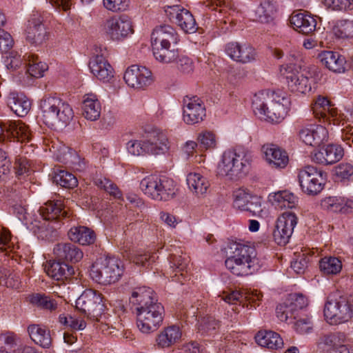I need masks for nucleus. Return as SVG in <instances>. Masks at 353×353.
<instances>
[{
  "label": "nucleus",
  "instance_id": "f257e3e1",
  "mask_svg": "<svg viewBox=\"0 0 353 353\" xmlns=\"http://www.w3.org/2000/svg\"><path fill=\"white\" fill-rule=\"evenodd\" d=\"M134 306L137 316V326L143 333L157 330L164 318V307L159 303L154 292L145 286L136 288L130 298Z\"/></svg>",
  "mask_w": 353,
  "mask_h": 353
},
{
  "label": "nucleus",
  "instance_id": "f03ea898",
  "mask_svg": "<svg viewBox=\"0 0 353 353\" xmlns=\"http://www.w3.org/2000/svg\"><path fill=\"white\" fill-rule=\"evenodd\" d=\"M290 100L285 92L261 90L252 98V108L255 114L272 123H280L286 117Z\"/></svg>",
  "mask_w": 353,
  "mask_h": 353
},
{
  "label": "nucleus",
  "instance_id": "7ed1b4c3",
  "mask_svg": "<svg viewBox=\"0 0 353 353\" xmlns=\"http://www.w3.org/2000/svg\"><path fill=\"white\" fill-rule=\"evenodd\" d=\"M230 252L225 261L226 268L236 276L253 274L259 267L255 249L248 245L234 242Z\"/></svg>",
  "mask_w": 353,
  "mask_h": 353
},
{
  "label": "nucleus",
  "instance_id": "20e7f679",
  "mask_svg": "<svg viewBox=\"0 0 353 353\" xmlns=\"http://www.w3.org/2000/svg\"><path fill=\"white\" fill-rule=\"evenodd\" d=\"M39 108L43 123L50 128L66 126L74 117L71 105L56 94L43 96Z\"/></svg>",
  "mask_w": 353,
  "mask_h": 353
},
{
  "label": "nucleus",
  "instance_id": "39448f33",
  "mask_svg": "<svg viewBox=\"0 0 353 353\" xmlns=\"http://www.w3.org/2000/svg\"><path fill=\"white\" fill-rule=\"evenodd\" d=\"M252 162L251 156L242 150L225 151L216 168V173L230 181H238L247 175Z\"/></svg>",
  "mask_w": 353,
  "mask_h": 353
},
{
  "label": "nucleus",
  "instance_id": "423d86ee",
  "mask_svg": "<svg viewBox=\"0 0 353 353\" xmlns=\"http://www.w3.org/2000/svg\"><path fill=\"white\" fill-rule=\"evenodd\" d=\"M140 188L148 196L157 201H168L176 194L174 181L165 176L149 175L140 182Z\"/></svg>",
  "mask_w": 353,
  "mask_h": 353
},
{
  "label": "nucleus",
  "instance_id": "0eeeda50",
  "mask_svg": "<svg viewBox=\"0 0 353 353\" xmlns=\"http://www.w3.org/2000/svg\"><path fill=\"white\" fill-rule=\"evenodd\" d=\"M123 272L121 261L114 257L95 261L90 270L91 278L97 283L109 285L119 281Z\"/></svg>",
  "mask_w": 353,
  "mask_h": 353
},
{
  "label": "nucleus",
  "instance_id": "6e6552de",
  "mask_svg": "<svg viewBox=\"0 0 353 353\" xmlns=\"http://www.w3.org/2000/svg\"><path fill=\"white\" fill-rule=\"evenodd\" d=\"M298 180L305 194L315 196L323 190L327 174L312 165H306L299 170Z\"/></svg>",
  "mask_w": 353,
  "mask_h": 353
},
{
  "label": "nucleus",
  "instance_id": "1a4fd4ad",
  "mask_svg": "<svg viewBox=\"0 0 353 353\" xmlns=\"http://www.w3.org/2000/svg\"><path fill=\"white\" fill-rule=\"evenodd\" d=\"M280 72L285 76L288 86L292 92L306 94L312 89L313 74L307 68L294 72L292 64L282 65Z\"/></svg>",
  "mask_w": 353,
  "mask_h": 353
},
{
  "label": "nucleus",
  "instance_id": "9d476101",
  "mask_svg": "<svg viewBox=\"0 0 353 353\" xmlns=\"http://www.w3.org/2000/svg\"><path fill=\"white\" fill-rule=\"evenodd\" d=\"M103 35L112 41H121L133 33L132 22L127 16H113L104 19L100 25Z\"/></svg>",
  "mask_w": 353,
  "mask_h": 353
},
{
  "label": "nucleus",
  "instance_id": "9b49d317",
  "mask_svg": "<svg viewBox=\"0 0 353 353\" xmlns=\"http://www.w3.org/2000/svg\"><path fill=\"white\" fill-rule=\"evenodd\" d=\"M332 292V324H340L348 321L353 314V294L341 292L339 287Z\"/></svg>",
  "mask_w": 353,
  "mask_h": 353
},
{
  "label": "nucleus",
  "instance_id": "f8f14e48",
  "mask_svg": "<svg viewBox=\"0 0 353 353\" xmlns=\"http://www.w3.org/2000/svg\"><path fill=\"white\" fill-rule=\"evenodd\" d=\"M76 307L88 316H97L103 312L105 305L101 294L88 289L77 299Z\"/></svg>",
  "mask_w": 353,
  "mask_h": 353
},
{
  "label": "nucleus",
  "instance_id": "ddd939ff",
  "mask_svg": "<svg viewBox=\"0 0 353 353\" xmlns=\"http://www.w3.org/2000/svg\"><path fill=\"white\" fill-rule=\"evenodd\" d=\"M297 220L296 214L291 212H283L277 218L272 234L278 245H285L289 242Z\"/></svg>",
  "mask_w": 353,
  "mask_h": 353
},
{
  "label": "nucleus",
  "instance_id": "4468645a",
  "mask_svg": "<svg viewBox=\"0 0 353 353\" xmlns=\"http://www.w3.org/2000/svg\"><path fill=\"white\" fill-rule=\"evenodd\" d=\"M307 305L308 300L302 294H290L283 303L276 307V316L281 321L296 319V312L306 307Z\"/></svg>",
  "mask_w": 353,
  "mask_h": 353
},
{
  "label": "nucleus",
  "instance_id": "2eb2a0df",
  "mask_svg": "<svg viewBox=\"0 0 353 353\" xmlns=\"http://www.w3.org/2000/svg\"><path fill=\"white\" fill-rule=\"evenodd\" d=\"M166 15L185 33L192 34L197 30V25L192 13L179 5L164 7Z\"/></svg>",
  "mask_w": 353,
  "mask_h": 353
},
{
  "label": "nucleus",
  "instance_id": "dca6fc26",
  "mask_svg": "<svg viewBox=\"0 0 353 353\" xmlns=\"http://www.w3.org/2000/svg\"><path fill=\"white\" fill-rule=\"evenodd\" d=\"M206 116L203 101L197 96H186L183 100V119L188 125L201 122Z\"/></svg>",
  "mask_w": 353,
  "mask_h": 353
},
{
  "label": "nucleus",
  "instance_id": "f3484780",
  "mask_svg": "<svg viewBox=\"0 0 353 353\" xmlns=\"http://www.w3.org/2000/svg\"><path fill=\"white\" fill-rule=\"evenodd\" d=\"M233 206L240 211H246L252 215L261 212V202L259 197L244 188H239L233 192Z\"/></svg>",
  "mask_w": 353,
  "mask_h": 353
},
{
  "label": "nucleus",
  "instance_id": "a211bd4d",
  "mask_svg": "<svg viewBox=\"0 0 353 353\" xmlns=\"http://www.w3.org/2000/svg\"><path fill=\"white\" fill-rule=\"evenodd\" d=\"M299 137L306 145H320L327 142L329 131L326 127L322 125L307 124L301 127Z\"/></svg>",
  "mask_w": 353,
  "mask_h": 353
},
{
  "label": "nucleus",
  "instance_id": "6ab92c4d",
  "mask_svg": "<svg viewBox=\"0 0 353 353\" xmlns=\"http://www.w3.org/2000/svg\"><path fill=\"white\" fill-rule=\"evenodd\" d=\"M123 79L129 86L137 89L144 88L153 82L151 71L144 66L136 65L126 70Z\"/></svg>",
  "mask_w": 353,
  "mask_h": 353
},
{
  "label": "nucleus",
  "instance_id": "aec40b11",
  "mask_svg": "<svg viewBox=\"0 0 353 353\" xmlns=\"http://www.w3.org/2000/svg\"><path fill=\"white\" fill-rule=\"evenodd\" d=\"M143 140L145 150L148 154H163L170 148L166 134L159 129H154L148 132Z\"/></svg>",
  "mask_w": 353,
  "mask_h": 353
},
{
  "label": "nucleus",
  "instance_id": "412c9836",
  "mask_svg": "<svg viewBox=\"0 0 353 353\" xmlns=\"http://www.w3.org/2000/svg\"><path fill=\"white\" fill-rule=\"evenodd\" d=\"M26 39L34 46L42 45L48 39V32L43 23V19L39 14H34L27 26Z\"/></svg>",
  "mask_w": 353,
  "mask_h": 353
},
{
  "label": "nucleus",
  "instance_id": "4be33fe9",
  "mask_svg": "<svg viewBox=\"0 0 353 353\" xmlns=\"http://www.w3.org/2000/svg\"><path fill=\"white\" fill-rule=\"evenodd\" d=\"M225 51L231 59L244 64L254 61L256 57L255 49L248 43L230 42L225 45Z\"/></svg>",
  "mask_w": 353,
  "mask_h": 353
},
{
  "label": "nucleus",
  "instance_id": "5701e85b",
  "mask_svg": "<svg viewBox=\"0 0 353 353\" xmlns=\"http://www.w3.org/2000/svg\"><path fill=\"white\" fill-rule=\"evenodd\" d=\"M261 151L265 161L272 168L282 169L289 163L288 153L275 144H264Z\"/></svg>",
  "mask_w": 353,
  "mask_h": 353
},
{
  "label": "nucleus",
  "instance_id": "b1692460",
  "mask_svg": "<svg viewBox=\"0 0 353 353\" xmlns=\"http://www.w3.org/2000/svg\"><path fill=\"white\" fill-rule=\"evenodd\" d=\"M39 216L43 221V223L39 225L35 221V227L39 230L43 231L46 228V223L47 221L60 220L66 217L67 212L63 208V205L61 201H48L41 206L39 210Z\"/></svg>",
  "mask_w": 353,
  "mask_h": 353
},
{
  "label": "nucleus",
  "instance_id": "393cba45",
  "mask_svg": "<svg viewBox=\"0 0 353 353\" xmlns=\"http://www.w3.org/2000/svg\"><path fill=\"white\" fill-rule=\"evenodd\" d=\"M290 22L296 31L303 34L312 33L316 27L314 16L306 10L294 12L290 17Z\"/></svg>",
  "mask_w": 353,
  "mask_h": 353
},
{
  "label": "nucleus",
  "instance_id": "a878e982",
  "mask_svg": "<svg viewBox=\"0 0 353 353\" xmlns=\"http://www.w3.org/2000/svg\"><path fill=\"white\" fill-rule=\"evenodd\" d=\"M6 132L17 141L28 142L31 139V132L28 125L21 121H7L0 123V136Z\"/></svg>",
  "mask_w": 353,
  "mask_h": 353
},
{
  "label": "nucleus",
  "instance_id": "bb28decb",
  "mask_svg": "<svg viewBox=\"0 0 353 353\" xmlns=\"http://www.w3.org/2000/svg\"><path fill=\"white\" fill-rule=\"evenodd\" d=\"M91 72L99 80L109 82L114 77V70L108 61L102 55L92 57L89 62Z\"/></svg>",
  "mask_w": 353,
  "mask_h": 353
},
{
  "label": "nucleus",
  "instance_id": "cd10ccee",
  "mask_svg": "<svg viewBox=\"0 0 353 353\" xmlns=\"http://www.w3.org/2000/svg\"><path fill=\"white\" fill-rule=\"evenodd\" d=\"M179 41L178 34L170 25L157 26L151 34V44L153 46L176 44Z\"/></svg>",
  "mask_w": 353,
  "mask_h": 353
},
{
  "label": "nucleus",
  "instance_id": "c85d7f7f",
  "mask_svg": "<svg viewBox=\"0 0 353 353\" xmlns=\"http://www.w3.org/2000/svg\"><path fill=\"white\" fill-rule=\"evenodd\" d=\"M53 252L59 260L77 263L81 260L83 254V252L74 244L71 243H57Z\"/></svg>",
  "mask_w": 353,
  "mask_h": 353
},
{
  "label": "nucleus",
  "instance_id": "c756f323",
  "mask_svg": "<svg viewBox=\"0 0 353 353\" xmlns=\"http://www.w3.org/2000/svg\"><path fill=\"white\" fill-rule=\"evenodd\" d=\"M45 270L49 276L57 281L68 279L74 272L72 266L65 262L56 261H48Z\"/></svg>",
  "mask_w": 353,
  "mask_h": 353
},
{
  "label": "nucleus",
  "instance_id": "7c9ffc66",
  "mask_svg": "<svg viewBox=\"0 0 353 353\" xmlns=\"http://www.w3.org/2000/svg\"><path fill=\"white\" fill-rule=\"evenodd\" d=\"M181 337L179 327L171 325L164 328L157 336L156 343L159 348H168Z\"/></svg>",
  "mask_w": 353,
  "mask_h": 353
},
{
  "label": "nucleus",
  "instance_id": "2f4dec72",
  "mask_svg": "<svg viewBox=\"0 0 353 353\" xmlns=\"http://www.w3.org/2000/svg\"><path fill=\"white\" fill-rule=\"evenodd\" d=\"M255 340L259 345L270 350H278L283 346V341L280 335L271 330L258 332Z\"/></svg>",
  "mask_w": 353,
  "mask_h": 353
},
{
  "label": "nucleus",
  "instance_id": "473e14b6",
  "mask_svg": "<svg viewBox=\"0 0 353 353\" xmlns=\"http://www.w3.org/2000/svg\"><path fill=\"white\" fill-rule=\"evenodd\" d=\"M278 6L272 0H262L255 10L256 19L265 23L272 22L276 17Z\"/></svg>",
  "mask_w": 353,
  "mask_h": 353
},
{
  "label": "nucleus",
  "instance_id": "72a5a7b5",
  "mask_svg": "<svg viewBox=\"0 0 353 353\" xmlns=\"http://www.w3.org/2000/svg\"><path fill=\"white\" fill-rule=\"evenodd\" d=\"M30 339L38 345L43 348H49L52 343L50 330L39 325H30L28 327Z\"/></svg>",
  "mask_w": 353,
  "mask_h": 353
},
{
  "label": "nucleus",
  "instance_id": "f704fd0d",
  "mask_svg": "<svg viewBox=\"0 0 353 353\" xmlns=\"http://www.w3.org/2000/svg\"><path fill=\"white\" fill-rule=\"evenodd\" d=\"M82 109L83 114L88 120L96 121L100 117L101 103L94 94L85 95Z\"/></svg>",
  "mask_w": 353,
  "mask_h": 353
},
{
  "label": "nucleus",
  "instance_id": "c9c22d12",
  "mask_svg": "<svg viewBox=\"0 0 353 353\" xmlns=\"http://www.w3.org/2000/svg\"><path fill=\"white\" fill-rule=\"evenodd\" d=\"M8 105L17 115L26 116L30 110V100L22 94L12 92L8 99Z\"/></svg>",
  "mask_w": 353,
  "mask_h": 353
},
{
  "label": "nucleus",
  "instance_id": "e433bc0d",
  "mask_svg": "<svg viewBox=\"0 0 353 353\" xmlns=\"http://www.w3.org/2000/svg\"><path fill=\"white\" fill-rule=\"evenodd\" d=\"M270 200L275 208L282 210L294 208L298 203L299 199L293 193L283 190L271 195Z\"/></svg>",
  "mask_w": 353,
  "mask_h": 353
},
{
  "label": "nucleus",
  "instance_id": "4c0bfd02",
  "mask_svg": "<svg viewBox=\"0 0 353 353\" xmlns=\"http://www.w3.org/2000/svg\"><path fill=\"white\" fill-rule=\"evenodd\" d=\"M68 234L71 241L83 245H90L96 239L94 232L84 226L72 228Z\"/></svg>",
  "mask_w": 353,
  "mask_h": 353
},
{
  "label": "nucleus",
  "instance_id": "58836bf2",
  "mask_svg": "<svg viewBox=\"0 0 353 353\" xmlns=\"http://www.w3.org/2000/svg\"><path fill=\"white\" fill-rule=\"evenodd\" d=\"M21 341L13 332L0 334V353H20Z\"/></svg>",
  "mask_w": 353,
  "mask_h": 353
},
{
  "label": "nucleus",
  "instance_id": "ea45409f",
  "mask_svg": "<svg viewBox=\"0 0 353 353\" xmlns=\"http://www.w3.org/2000/svg\"><path fill=\"white\" fill-rule=\"evenodd\" d=\"M313 111L320 122L330 124L331 102L327 97L319 96L314 103Z\"/></svg>",
  "mask_w": 353,
  "mask_h": 353
},
{
  "label": "nucleus",
  "instance_id": "a19ab883",
  "mask_svg": "<svg viewBox=\"0 0 353 353\" xmlns=\"http://www.w3.org/2000/svg\"><path fill=\"white\" fill-rule=\"evenodd\" d=\"M26 61L28 68H26L25 73L32 77L40 78L48 70V65L45 62L41 61L35 54H27Z\"/></svg>",
  "mask_w": 353,
  "mask_h": 353
},
{
  "label": "nucleus",
  "instance_id": "79ce46f5",
  "mask_svg": "<svg viewBox=\"0 0 353 353\" xmlns=\"http://www.w3.org/2000/svg\"><path fill=\"white\" fill-rule=\"evenodd\" d=\"M152 47L153 54L159 62L169 63L175 61L179 56L176 50L170 49L171 45H159Z\"/></svg>",
  "mask_w": 353,
  "mask_h": 353
},
{
  "label": "nucleus",
  "instance_id": "37998d69",
  "mask_svg": "<svg viewBox=\"0 0 353 353\" xmlns=\"http://www.w3.org/2000/svg\"><path fill=\"white\" fill-rule=\"evenodd\" d=\"M186 180L190 190L197 195L206 193L210 186L206 178L199 173H190Z\"/></svg>",
  "mask_w": 353,
  "mask_h": 353
},
{
  "label": "nucleus",
  "instance_id": "c03bdc74",
  "mask_svg": "<svg viewBox=\"0 0 353 353\" xmlns=\"http://www.w3.org/2000/svg\"><path fill=\"white\" fill-rule=\"evenodd\" d=\"M54 296L36 294L31 297V302L43 309L52 312L56 310L58 307V300L54 298Z\"/></svg>",
  "mask_w": 353,
  "mask_h": 353
},
{
  "label": "nucleus",
  "instance_id": "a18cd8bd",
  "mask_svg": "<svg viewBox=\"0 0 353 353\" xmlns=\"http://www.w3.org/2000/svg\"><path fill=\"white\" fill-rule=\"evenodd\" d=\"M332 34L339 39L353 37V21L339 20L332 27Z\"/></svg>",
  "mask_w": 353,
  "mask_h": 353
},
{
  "label": "nucleus",
  "instance_id": "49530a36",
  "mask_svg": "<svg viewBox=\"0 0 353 353\" xmlns=\"http://www.w3.org/2000/svg\"><path fill=\"white\" fill-rule=\"evenodd\" d=\"M53 181L65 188H73L78 183V181L74 174L63 170L54 172Z\"/></svg>",
  "mask_w": 353,
  "mask_h": 353
},
{
  "label": "nucleus",
  "instance_id": "de8ad7c7",
  "mask_svg": "<svg viewBox=\"0 0 353 353\" xmlns=\"http://www.w3.org/2000/svg\"><path fill=\"white\" fill-rule=\"evenodd\" d=\"M54 154L57 161L69 165H72L79 159L75 151L65 145L61 146Z\"/></svg>",
  "mask_w": 353,
  "mask_h": 353
},
{
  "label": "nucleus",
  "instance_id": "09e8293b",
  "mask_svg": "<svg viewBox=\"0 0 353 353\" xmlns=\"http://www.w3.org/2000/svg\"><path fill=\"white\" fill-rule=\"evenodd\" d=\"M219 327V322L211 316L203 317L199 322L198 330L202 335H212Z\"/></svg>",
  "mask_w": 353,
  "mask_h": 353
},
{
  "label": "nucleus",
  "instance_id": "8fccbe9b",
  "mask_svg": "<svg viewBox=\"0 0 353 353\" xmlns=\"http://www.w3.org/2000/svg\"><path fill=\"white\" fill-rule=\"evenodd\" d=\"M353 175V165L350 163H340L334 168V176L336 181H344L350 180Z\"/></svg>",
  "mask_w": 353,
  "mask_h": 353
},
{
  "label": "nucleus",
  "instance_id": "3c124183",
  "mask_svg": "<svg viewBox=\"0 0 353 353\" xmlns=\"http://www.w3.org/2000/svg\"><path fill=\"white\" fill-rule=\"evenodd\" d=\"M170 268L175 272L174 276H171L172 278L178 277L179 276H183V272L187 267L186 259L182 257V256L176 254H171L170 257Z\"/></svg>",
  "mask_w": 353,
  "mask_h": 353
},
{
  "label": "nucleus",
  "instance_id": "603ef678",
  "mask_svg": "<svg viewBox=\"0 0 353 353\" xmlns=\"http://www.w3.org/2000/svg\"><path fill=\"white\" fill-rule=\"evenodd\" d=\"M5 64L8 70L10 72L25 70L27 67V61L24 63L19 55L9 56L5 61Z\"/></svg>",
  "mask_w": 353,
  "mask_h": 353
},
{
  "label": "nucleus",
  "instance_id": "864d4df0",
  "mask_svg": "<svg viewBox=\"0 0 353 353\" xmlns=\"http://www.w3.org/2000/svg\"><path fill=\"white\" fill-rule=\"evenodd\" d=\"M197 141L205 149H214L216 145V135L210 131L202 132L198 135Z\"/></svg>",
  "mask_w": 353,
  "mask_h": 353
},
{
  "label": "nucleus",
  "instance_id": "5fc2aeb1",
  "mask_svg": "<svg viewBox=\"0 0 353 353\" xmlns=\"http://www.w3.org/2000/svg\"><path fill=\"white\" fill-rule=\"evenodd\" d=\"M331 152V145L327 144L326 145L321 148L317 152H315L312 155V160L316 163L323 165H330V154Z\"/></svg>",
  "mask_w": 353,
  "mask_h": 353
},
{
  "label": "nucleus",
  "instance_id": "6e6d98bb",
  "mask_svg": "<svg viewBox=\"0 0 353 353\" xmlns=\"http://www.w3.org/2000/svg\"><path fill=\"white\" fill-rule=\"evenodd\" d=\"M353 202L345 201L344 199L332 197V211L348 214L352 212Z\"/></svg>",
  "mask_w": 353,
  "mask_h": 353
},
{
  "label": "nucleus",
  "instance_id": "4d7b16f0",
  "mask_svg": "<svg viewBox=\"0 0 353 353\" xmlns=\"http://www.w3.org/2000/svg\"><path fill=\"white\" fill-rule=\"evenodd\" d=\"M343 263L341 260L338 257L332 256V283L334 288H342L344 283L347 281V279L342 277L341 279H335L334 275L342 271Z\"/></svg>",
  "mask_w": 353,
  "mask_h": 353
},
{
  "label": "nucleus",
  "instance_id": "13d9d810",
  "mask_svg": "<svg viewBox=\"0 0 353 353\" xmlns=\"http://www.w3.org/2000/svg\"><path fill=\"white\" fill-rule=\"evenodd\" d=\"M313 323L311 316L305 315L294 322V329L299 334H307L312 330Z\"/></svg>",
  "mask_w": 353,
  "mask_h": 353
},
{
  "label": "nucleus",
  "instance_id": "bf43d9fd",
  "mask_svg": "<svg viewBox=\"0 0 353 353\" xmlns=\"http://www.w3.org/2000/svg\"><path fill=\"white\" fill-rule=\"evenodd\" d=\"M178 70L184 74H190L193 72L194 64L192 60L185 55H179L176 60Z\"/></svg>",
  "mask_w": 353,
  "mask_h": 353
},
{
  "label": "nucleus",
  "instance_id": "052dcab7",
  "mask_svg": "<svg viewBox=\"0 0 353 353\" xmlns=\"http://www.w3.org/2000/svg\"><path fill=\"white\" fill-rule=\"evenodd\" d=\"M129 0H103L104 7L112 12H119L127 10Z\"/></svg>",
  "mask_w": 353,
  "mask_h": 353
},
{
  "label": "nucleus",
  "instance_id": "680f3d73",
  "mask_svg": "<svg viewBox=\"0 0 353 353\" xmlns=\"http://www.w3.org/2000/svg\"><path fill=\"white\" fill-rule=\"evenodd\" d=\"M144 140H130L127 143V150L129 153L134 156H139L146 154L144 147Z\"/></svg>",
  "mask_w": 353,
  "mask_h": 353
},
{
  "label": "nucleus",
  "instance_id": "e2e57ef3",
  "mask_svg": "<svg viewBox=\"0 0 353 353\" xmlns=\"http://www.w3.org/2000/svg\"><path fill=\"white\" fill-rule=\"evenodd\" d=\"M332 60H334L332 65V72L343 73L346 70V60L343 56L340 55L338 52H332Z\"/></svg>",
  "mask_w": 353,
  "mask_h": 353
},
{
  "label": "nucleus",
  "instance_id": "0e129e2a",
  "mask_svg": "<svg viewBox=\"0 0 353 353\" xmlns=\"http://www.w3.org/2000/svg\"><path fill=\"white\" fill-rule=\"evenodd\" d=\"M14 44L12 36L7 32L0 30V52H7Z\"/></svg>",
  "mask_w": 353,
  "mask_h": 353
},
{
  "label": "nucleus",
  "instance_id": "69168bd1",
  "mask_svg": "<svg viewBox=\"0 0 353 353\" xmlns=\"http://www.w3.org/2000/svg\"><path fill=\"white\" fill-rule=\"evenodd\" d=\"M10 233L4 228H0V250L1 251L11 250L13 243L10 242Z\"/></svg>",
  "mask_w": 353,
  "mask_h": 353
},
{
  "label": "nucleus",
  "instance_id": "338daca9",
  "mask_svg": "<svg viewBox=\"0 0 353 353\" xmlns=\"http://www.w3.org/2000/svg\"><path fill=\"white\" fill-rule=\"evenodd\" d=\"M308 259L305 254L299 256L297 259L291 263V268L298 274L303 273L307 266Z\"/></svg>",
  "mask_w": 353,
  "mask_h": 353
},
{
  "label": "nucleus",
  "instance_id": "774afa93",
  "mask_svg": "<svg viewBox=\"0 0 353 353\" xmlns=\"http://www.w3.org/2000/svg\"><path fill=\"white\" fill-rule=\"evenodd\" d=\"M185 353H205V349L196 341H190L179 349Z\"/></svg>",
  "mask_w": 353,
  "mask_h": 353
}]
</instances>
